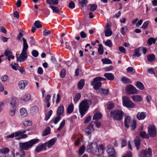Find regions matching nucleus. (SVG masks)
Wrapping results in <instances>:
<instances>
[{"label": "nucleus", "instance_id": "obj_19", "mask_svg": "<svg viewBox=\"0 0 157 157\" xmlns=\"http://www.w3.org/2000/svg\"><path fill=\"white\" fill-rule=\"evenodd\" d=\"M146 116L145 113L142 112H139L137 115V118L139 120L144 119Z\"/></svg>", "mask_w": 157, "mask_h": 157}, {"label": "nucleus", "instance_id": "obj_37", "mask_svg": "<svg viewBox=\"0 0 157 157\" xmlns=\"http://www.w3.org/2000/svg\"><path fill=\"white\" fill-rule=\"evenodd\" d=\"M156 41L155 39L153 37L149 38L147 41V44L149 46H151L152 44H155Z\"/></svg>", "mask_w": 157, "mask_h": 157}, {"label": "nucleus", "instance_id": "obj_3", "mask_svg": "<svg viewBox=\"0 0 157 157\" xmlns=\"http://www.w3.org/2000/svg\"><path fill=\"white\" fill-rule=\"evenodd\" d=\"M104 150V147L102 145H100V147L98 148V145L96 142L89 143L87 146V151L89 153H96L97 151L102 153Z\"/></svg>", "mask_w": 157, "mask_h": 157}, {"label": "nucleus", "instance_id": "obj_32", "mask_svg": "<svg viewBox=\"0 0 157 157\" xmlns=\"http://www.w3.org/2000/svg\"><path fill=\"white\" fill-rule=\"evenodd\" d=\"M136 146V147L137 150H139L140 148V139L139 137H137L134 140Z\"/></svg>", "mask_w": 157, "mask_h": 157}, {"label": "nucleus", "instance_id": "obj_25", "mask_svg": "<svg viewBox=\"0 0 157 157\" xmlns=\"http://www.w3.org/2000/svg\"><path fill=\"white\" fill-rule=\"evenodd\" d=\"M147 60L150 62H152L155 59V55L153 54L148 55L147 57Z\"/></svg>", "mask_w": 157, "mask_h": 157}, {"label": "nucleus", "instance_id": "obj_8", "mask_svg": "<svg viewBox=\"0 0 157 157\" xmlns=\"http://www.w3.org/2000/svg\"><path fill=\"white\" fill-rule=\"evenodd\" d=\"M125 91L128 94H138L139 91L137 90L132 85H127L125 88Z\"/></svg>", "mask_w": 157, "mask_h": 157}, {"label": "nucleus", "instance_id": "obj_63", "mask_svg": "<svg viewBox=\"0 0 157 157\" xmlns=\"http://www.w3.org/2000/svg\"><path fill=\"white\" fill-rule=\"evenodd\" d=\"M50 34L51 31L49 30L45 29L43 31V35L44 36H47Z\"/></svg>", "mask_w": 157, "mask_h": 157}, {"label": "nucleus", "instance_id": "obj_31", "mask_svg": "<svg viewBox=\"0 0 157 157\" xmlns=\"http://www.w3.org/2000/svg\"><path fill=\"white\" fill-rule=\"evenodd\" d=\"M39 110V108L37 106H34L32 107L30 110V112L33 114H35Z\"/></svg>", "mask_w": 157, "mask_h": 157}, {"label": "nucleus", "instance_id": "obj_54", "mask_svg": "<svg viewBox=\"0 0 157 157\" xmlns=\"http://www.w3.org/2000/svg\"><path fill=\"white\" fill-rule=\"evenodd\" d=\"M61 117L60 116H58L57 117H56L54 119L53 122L55 124H56L61 119Z\"/></svg>", "mask_w": 157, "mask_h": 157}, {"label": "nucleus", "instance_id": "obj_51", "mask_svg": "<svg viewBox=\"0 0 157 157\" xmlns=\"http://www.w3.org/2000/svg\"><path fill=\"white\" fill-rule=\"evenodd\" d=\"M9 151V149L6 147L3 148L0 150V152L4 154L8 153Z\"/></svg>", "mask_w": 157, "mask_h": 157}, {"label": "nucleus", "instance_id": "obj_33", "mask_svg": "<svg viewBox=\"0 0 157 157\" xmlns=\"http://www.w3.org/2000/svg\"><path fill=\"white\" fill-rule=\"evenodd\" d=\"M46 2L48 4L57 5L58 3L59 0H46Z\"/></svg>", "mask_w": 157, "mask_h": 157}, {"label": "nucleus", "instance_id": "obj_57", "mask_svg": "<svg viewBox=\"0 0 157 157\" xmlns=\"http://www.w3.org/2000/svg\"><path fill=\"white\" fill-rule=\"evenodd\" d=\"M8 78L7 75H5L1 78V79L2 82H5L6 81Z\"/></svg>", "mask_w": 157, "mask_h": 157}, {"label": "nucleus", "instance_id": "obj_42", "mask_svg": "<svg viewBox=\"0 0 157 157\" xmlns=\"http://www.w3.org/2000/svg\"><path fill=\"white\" fill-rule=\"evenodd\" d=\"M16 109V108L12 107L10 109L9 114L10 116L12 117L14 116L15 114Z\"/></svg>", "mask_w": 157, "mask_h": 157}, {"label": "nucleus", "instance_id": "obj_24", "mask_svg": "<svg viewBox=\"0 0 157 157\" xmlns=\"http://www.w3.org/2000/svg\"><path fill=\"white\" fill-rule=\"evenodd\" d=\"M133 101L136 102H140L142 100L141 97L138 95H133L132 96Z\"/></svg>", "mask_w": 157, "mask_h": 157}, {"label": "nucleus", "instance_id": "obj_43", "mask_svg": "<svg viewBox=\"0 0 157 157\" xmlns=\"http://www.w3.org/2000/svg\"><path fill=\"white\" fill-rule=\"evenodd\" d=\"M65 124V120L63 121L60 123L59 127L57 129V130L58 131H60L64 127Z\"/></svg>", "mask_w": 157, "mask_h": 157}, {"label": "nucleus", "instance_id": "obj_27", "mask_svg": "<svg viewBox=\"0 0 157 157\" xmlns=\"http://www.w3.org/2000/svg\"><path fill=\"white\" fill-rule=\"evenodd\" d=\"M81 95L80 93H77L74 98V100L75 104H76L81 98Z\"/></svg>", "mask_w": 157, "mask_h": 157}, {"label": "nucleus", "instance_id": "obj_58", "mask_svg": "<svg viewBox=\"0 0 157 157\" xmlns=\"http://www.w3.org/2000/svg\"><path fill=\"white\" fill-rule=\"evenodd\" d=\"M105 44L109 47H111L112 46V43L110 40H108L105 42Z\"/></svg>", "mask_w": 157, "mask_h": 157}, {"label": "nucleus", "instance_id": "obj_16", "mask_svg": "<svg viewBox=\"0 0 157 157\" xmlns=\"http://www.w3.org/2000/svg\"><path fill=\"white\" fill-rule=\"evenodd\" d=\"M28 82L27 80H22L19 82L18 86L20 89L21 90L24 89L26 86L28 84Z\"/></svg>", "mask_w": 157, "mask_h": 157}, {"label": "nucleus", "instance_id": "obj_9", "mask_svg": "<svg viewBox=\"0 0 157 157\" xmlns=\"http://www.w3.org/2000/svg\"><path fill=\"white\" fill-rule=\"evenodd\" d=\"M98 78V77L94 78L91 82V85L94 86V88L95 90H99L101 86L102 83Z\"/></svg>", "mask_w": 157, "mask_h": 157}, {"label": "nucleus", "instance_id": "obj_52", "mask_svg": "<svg viewBox=\"0 0 157 157\" xmlns=\"http://www.w3.org/2000/svg\"><path fill=\"white\" fill-rule=\"evenodd\" d=\"M17 70L21 74H25V71L23 67H19Z\"/></svg>", "mask_w": 157, "mask_h": 157}, {"label": "nucleus", "instance_id": "obj_55", "mask_svg": "<svg viewBox=\"0 0 157 157\" xmlns=\"http://www.w3.org/2000/svg\"><path fill=\"white\" fill-rule=\"evenodd\" d=\"M34 25L37 28H40L42 27V25L40 24L39 21H36L34 23Z\"/></svg>", "mask_w": 157, "mask_h": 157}, {"label": "nucleus", "instance_id": "obj_23", "mask_svg": "<svg viewBox=\"0 0 157 157\" xmlns=\"http://www.w3.org/2000/svg\"><path fill=\"white\" fill-rule=\"evenodd\" d=\"M31 98L30 95L29 94H27L23 96L21 98V102L23 101H28Z\"/></svg>", "mask_w": 157, "mask_h": 157}, {"label": "nucleus", "instance_id": "obj_40", "mask_svg": "<svg viewBox=\"0 0 157 157\" xmlns=\"http://www.w3.org/2000/svg\"><path fill=\"white\" fill-rule=\"evenodd\" d=\"M98 52L100 55H102L104 52V49L102 45L101 44H98Z\"/></svg>", "mask_w": 157, "mask_h": 157}, {"label": "nucleus", "instance_id": "obj_44", "mask_svg": "<svg viewBox=\"0 0 157 157\" xmlns=\"http://www.w3.org/2000/svg\"><path fill=\"white\" fill-rule=\"evenodd\" d=\"M127 71L128 72L133 75L135 72V70L132 67H129L127 69Z\"/></svg>", "mask_w": 157, "mask_h": 157}, {"label": "nucleus", "instance_id": "obj_60", "mask_svg": "<svg viewBox=\"0 0 157 157\" xmlns=\"http://www.w3.org/2000/svg\"><path fill=\"white\" fill-rule=\"evenodd\" d=\"M147 72L150 74H155V69L153 68H148Z\"/></svg>", "mask_w": 157, "mask_h": 157}, {"label": "nucleus", "instance_id": "obj_18", "mask_svg": "<svg viewBox=\"0 0 157 157\" xmlns=\"http://www.w3.org/2000/svg\"><path fill=\"white\" fill-rule=\"evenodd\" d=\"M131 122V118L129 116H126L124 119V125L125 127L128 128Z\"/></svg>", "mask_w": 157, "mask_h": 157}, {"label": "nucleus", "instance_id": "obj_5", "mask_svg": "<svg viewBox=\"0 0 157 157\" xmlns=\"http://www.w3.org/2000/svg\"><path fill=\"white\" fill-rule=\"evenodd\" d=\"M124 113L119 109H115L112 110L110 113L111 117L114 120L121 121L122 119Z\"/></svg>", "mask_w": 157, "mask_h": 157}, {"label": "nucleus", "instance_id": "obj_28", "mask_svg": "<svg viewBox=\"0 0 157 157\" xmlns=\"http://www.w3.org/2000/svg\"><path fill=\"white\" fill-rule=\"evenodd\" d=\"M121 80L123 83L126 84L130 83L132 82L129 78L124 76L123 77L121 78Z\"/></svg>", "mask_w": 157, "mask_h": 157}, {"label": "nucleus", "instance_id": "obj_34", "mask_svg": "<svg viewBox=\"0 0 157 157\" xmlns=\"http://www.w3.org/2000/svg\"><path fill=\"white\" fill-rule=\"evenodd\" d=\"M136 85L137 88L141 90H143L144 86L142 82L140 81H137L136 83Z\"/></svg>", "mask_w": 157, "mask_h": 157}, {"label": "nucleus", "instance_id": "obj_41", "mask_svg": "<svg viewBox=\"0 0 157 157\" xmlns=\"http://www.w3.org/2000/svg\"><path fill=\"white\" fill-rule=\"evenodd\" d=\"M90 6L89 10L90 11H94L97 9V6L95 4L89 5Z\"/></svg>", "mask_w": 157, "mask_h": 157}, {"label": "nucleus", "instance_id": "obj_35", "mask_svg": "<svg viewBox=\"0 0 157 157\" xmlns=\"http://www.w3.org/2000/svg\"><path fill=\"white\" fill-rule=\"evenodd\" d=\"M50 8L52 10L53 12L59 14V11L58 7L51 5Z\"/></svg>", "mask_w": 157, "mask_h": 157}, {"label": "nucleus", "instance_id": "obj_14", "mask_svg": "<svg viewBox=\"0 0 157 157\" xmlns=\"http://www.w3.org/2000/svg\"><path fill=\"white\" fill-rule=\"evenodd\" d=\"M107 152L109 155L108 156L110 157H115V151L112 146L109 145L108 146Z\"/></svg>", "mask_w": 157, "mask_h": 157}, {"label": "nucleus", "instance_id": "obj_11", "mask_svg": "<svg viewBox=\"0 0 157 157\" xmlns=\"http://www.w3.org/2000/svg\"><path fill=\"white\" fill-rule=\"evenodd\" d=\"M148 133L149 136L154 137L156 135V130L153 125H150L148 128Z\"/></svg>", "mask_w": 157, "mask_h": 157}, {"label": "nucleus", "instance_id": "obj_29", "mask_svg": "<svg viewBox=\"0 0 157 157\" xmlns=\"http://www.w3.org/2000/svg\"><path fill=\"white\" fill-rule=\"evenodd\" d=\"M84 80L83 79L79 81L78 84V87L79 90L82 89L84 85Z\"/></svg>", "mask_w": 157, "mask_h": 157}, {"label": "nucleus", "instance_id": "obj_46", "mask_svg": "<svg viewBox=\"0 0 157 157\" xmlns=\"http://www.w3.org/2000/svg\"><path fill=\"white\" fill-rule=\"evenodd\" d=\"M52 110H50L49 111L48 113L45 116L44 118L45 120L46 121H47L50 118L52 113Z\"/></svg>", "mask_w": 157, "mask_h": 157}, {"label": "nucleus", "instance_id": "obj_2", "mask_svg": "<svg viewBox=\"0 0 157 157\" xmlns=\"http://www.w3.org/2000/svg\"><path fill=\"white\" fill-rule=\"evenodd\" d=\"M92 101L90 99L84 100L82 101L79 105V111L82 117L88 110L89 106L92 104Z\"/></svg>", "mask_w": 157, "mask_h": 157}, {"label": "nucleus", "instance_id": "obj_7", "mask_svg": "<svg viewBox=\"0 0 157 157\" xmlns=\"http://www.w3.org/2000/svg\"><path fill=\"white\" fill-rule=\"evenodd\" d=\"M152 155V150L149 147L140 152L139 157H151Z\"/></svg>", "mask_w": 157, "mask_h": 157}, {"label": "nucleus", "instance_id": "obj_56", "mask_svg": "<svg viewBox=\"0 0 157 157\" xmlns=\"http://www.w3.org/2000/svg\"><path fill=\"white\" fill-rule=\"evenodd\" d=\"M19 136V137L16 138L17 140H20L21 139L25 138L28 137V135L26 134H23L20 135Z\"/></svg>", "mask_w": 157, "mask_h": 157}, {"label": "nucleus", "instance_id": "obj_36", "mask_svg": "<svg viewBox=\"0 0 157 157\" xmlns=\"http://www.w3.org/2000/svg\"><path fill=\"white\" fill-rule=\"evenodd\" d=\"M140 136L142 138L148 139L149 137L148 135L144 131H142L140 133Z\"/></svg>", "mask_w": 157, "mask_h": 157}, {"label": "nucleus", "instance_id": "obj_6", "mask_svg": "<svg viewBox=\"0 0 157 157\" xmlns=\"http://www.w3.org/2000/svg\"><path fill=\"white\" fill-rule=\"evenodd\" d=\"M123 105L128 108H133L135 104L130 101L129 98L127 96L123 97L122 98Z\"/></svg>", "mask_w": 157, "mask_h": 157}, {"label": "nucleus", "instance_id": "obj_62", "mask_svg": "<svg viewBox=\"0 0 157 157\" xmlns=\"http://www.w3.org/2000/svg\"><path fill=\"white\" fill-rule=\"evenodd\" d=\"M113 67L112 65L107 67L104 68V70L105 71H112L113 69Z\"/></svg>", "mask_w": 157, "mask_h": 157}, {"label": "nucleus", "instance_id": "obj_12", "mask_svg": "<svg viewBox=\"0 0 157 157\" xmlns=\"http://www.w3.org/2000/svg\"><path fill=\"white\" fill-rule=\"evenodd\" d=\"M94 125L90 123L88 127L84 129V131L85 133V135L89 136V139L90 140L91 135L92 129L94 130Z\"/></svg>", "mask_w": 157, "mask_h": 157}, {"label": "nucleus", "instance_id": "obj_17", "mask_svg": "<svg viewBox=\"0 0 157 157\" xmlns=\"http://www.w3.org/2000/svg\"><path fill=\"white\" fill-rule=\"evenodd\" d=\"M46 150V147L45 144H41L38 145L36 148L35 151L37 152H39L41 151L42 150Z\"/></svg>", "mask_w": 157, "mask_h": 157}, {"label": "nucleus", "instance_id": "obj_15", "mask_svg": "<svg viewBox=\"0 0 157 157\" xmlns=\"http://www.w3.org/2000/svg\"><path fill=\"white\" fill-rule=\"evenodd\" d=\"M56 140V138H53L48 140L47 142L45 143L44 144H45L46 147V146H47L48 148H49L55 144Z\"/></svg>", "mask_w": 157, "mask_h": 157}, {"label": "nucleus", "instance_id": "obj_48", "mask_svg": "<svg viewBox=\"0 0 157 157\" xmlns=\"http://www.w3.org/2000/svg\"><path fill=\"white\" fill-rule=\"evenodd\" d=\"M128 29L127 26H125L124 27H122L121 30V33L123 35H124Z\"/></svg>", "mask_w": 157, "mask_h": 157}, {"label": "nucleus", "instance_id": "obj_20", "mask_svg": "<svg viewBox=\"0 0 157 157\" xmlns=\"http://www.w3.org/2000/svg\"><path fill=\"white\" fill-rule=\"evenodd\" d=\"M64 107L63 105H60L58 108L57 111V114L58 116H60L63 113Z\"/></svg>", "mask_w": 157, "mask_h": 157}, {"label": "nucleus", "instance_id": "obj_4", "mask_svg": "<svg viewBox=\"0 0 157 157\" xmlns=\"http://www.w3.org/2000/svg\"><path fill=\"white\" fill-rule=\"evenodd\" d=\"M23 41V48L22 52L19 55V57H16L17 61L20 62H23L27 59V55L26 52V50L28 48V45L27 44L26 41L24 38H22Z\"/></svg>", "mask_w": 157, "mask_h": 157}, {"label": "nucleus", "instance_id": "obj_53", "mask_svg": "<svg viewBox=\"0 0 157 157\" xmlns=\"http://www.w3.org/2000/svg\"><path fill=\"white\" fill-rule=\"evenodd\" d=\"M32 124V122L31 121H29L28 120L24 121L23 122V124L26 126H28L31 125Z\"/></svg>", "mask_w": 157, "mask_h": 157}, {"label": "nucleus", "instance_id": "obj_45", "mask_svg": "<svg viewBox=\"0 0 157 157\" xmlns=\"http://www.w3.org/2000/svg\"><path fill=\"white\" fill-rule=\"evenodd\" d=\"M105 33L106 36H109L112 35V32L110 29H106L105 30Z\"/></svg>", "mask_w": 157, "mask_h": 157}, {"label": "nucleus", "instance_id": "obj_38", "mask_svg": "<svg viewBox=\"0 0 157 157\" xmlns=\"http://www.w3.org/2000/svg\"><path fill=\"white\" fill-rule=\"evenodd\" d=\"M50 132V128L49 127H47L42 132V136H46L48 135Z\"/></svg>", "mask_w": 157, "mask_h": 157}, {"label": "nucleus", "instance_id": "obj_39", "mask_svg": "<svg viewBox=\"0 0 157 157\" xmlns=\"http://www.w3.org/2000/svg\"><path fill=\"white\" fill-rule=\"evenodd\" d=\"M101 61L104 64H111L112 62L110 59L108 58H104L101 59Z\"/></svg>", "mask_w": 157, "mask_h": 157}, {"label": "nucleus", "instance_id": "obj_30", "mask_svg": "<svg viewBox=\"0 0 157 157\" xmlns=\"http://www.w3.org/2000/svg\"><path fill=\"white\" fill-rule=\"evenodd\" d=\"M74 106L72 103H71L69 105L67 109V113L70 114L73 111Z\"/></svg>", "mask_w": 157, "mask_h": 157}, {"label": "nucleus", "instance_id": "obj_59", "mask_svg": "<svg viewBox=\"0 0 157 157\" xmlns=\"http://www.w3.org/2000/svg\"><path fill=\"white\" fill-rule=\"evenodd\" d=\"M114 107V104L112 102H109L108 104L107 108L109 109H113Z\"/></svg>", "mask_w": 157, "mask_h": 157}, {"label": "nucleus", "instance_id": "obj_50", "mask_svg": "<svg viewBox=\"0 0 157 157\" xmlns=\"http://www.w3.org/2000/svg\"><path fill=\"white\" fill-rule=\"evenodd\" d=\"M140 49L139 48L136 49L135 50L134 54L133 55V56H135L137 57H139L141 55V53L139 52Z\"/></svg>", "mask_w": 157, "mask_h": 157}, {"label": "nucleus", "instance_id": "obj_64", "mask_svg": "<svg viewBox=\"0 0 157 157\" xmlns=\"http://www.w3.org/2000/svg\"><path fill=\"white\" fill-rule=\"evenodd\" d=\"M32 55L34 57H37L38 56V52L36 50H33L32 52Z\"/></svg>", "mask_w": 157, "mask_h": 157}, {"label": "nucleus", "instance_id": "obj_26", "mask_svg": "<svg viewBox=\"0 0 157 157\" xmlns=\"http://www.w3.org/2000/svg\"><path fill=\"white\" fill-rule=\"evenodd\" d=\"M20 111V115L22 117H25L27 115V113L26 109L24 108H21Z\"/></svg>", "mask_w": 157, "mask_h": 157}, {"label": "nucleus", "instance_id": "obj_49", "mask_svg": "<svg viewBox=\"0 0 157 157\" xmlns=\"http://www.w3.org/2000/svg\"><path fill=\"white\" fill-rule=\"evenodd\" d=\"M85 150V146L82 145L79 148V154L80 155H82L84 152Z\"/></svg>", "mask_w": 157, "mask_h": 157}, {"label": "nucleus", "instance_id": "obj_47", "mask_svg": "<svg viewBox=\"0 0 157 157\" xmlns=\"http://www.w3.org/2000/svg\"><path fill=\"white\" fill-rule=\"evenodd\" d=\"M149 23V22L148 21H145L143 24L141 28L144 29H147Z\"/></svg>", "mask_w": 157, "mask_h": 157}, {"label": "nucleus", "instance_id": "obj_10", "mask_svg": "<svg viewBox=\"0 0 157 157\" xmlns=\"http://www.w3.org/2000/svg\"><path fill=\"white\" fill-rule=\"evenodd\" d=\"M26 132V131L25 130H19L14 132L11 133L10 134L6 136L5 138L6 139L13 138L14 137H18L21 134H24Z\"/></svg>", "mask_w": 157, "mask_h": 157}, {"label": "nucleus", "instance_id": "obj_1", "mask_svg": "<svg viewBox=\"0 0 157 157\" xmlns=\"http://www.w3.org/2000/svg\"><path fill=\"white\" fill-rule=\"evenodd\" d=\"M39 140L37 139H34L24 143H19V145L20 149L19 151L20 157H24L25 155V152L24 150H27L29 149L38 143Z\"/></svg>", "mask_w": 157, "mask_h": 157}, {"label": "nucleus", "instance_id": "obj_22", "mask_svg": "<svg viewBox=\"0 0 157 157\" xmlns=\"http://www.w3.org/2000/svg\"><path fill=\"white\" fill-rule=\"evenodd\" d=\"M101 117L102 115L100 112L97 111L94 113L93 117V120H98L101 118Z\"/></svg>", "mask_w": 157, "mask_h": 157}, {"label": "nucleus", "instance_id": "obj_21", "mask_svg": "<svg viewBox=\"0 0 157 157\" xmlns=\"http://www.w3.org/2000/svg\"><path fill=\"white\" fill-rule=\"evenodd\" d=\"M104 76L109 80H113L114 78L113 75L112 73H106L104 74Z\"/></svg>", "mask_w": 157, "mask_h": 157}, {"label": "nucleus", "instance_id": "obj_13", "mask_svg": "<svg viewBox=\"0 0 157 157\" xmlns=\"http://www.w3.org/2000/svg\"><path fill=\"white\" fill-rule=\"evenodd\" d=\"M18 100L15 97H13L9 100V103L13 108H17L18 105Z\"/></svg>", "mask_w": 157, "mask_h": 157}, {"label": "nucleus", "instance_id": "obj_61", "mask_svg": "<svg viewBox=\"0 0 157 157\" xmlns=\"http://www.w3.org/2000/svg\"><path fill=\"white\" fill-rule=\"evenodd\" d=\"M66 70L65 69H63L60 73V76L62 78H64L66 75Z\"/></svg>", "mask_w": 157, "mask_h": 157}]
</instances>
